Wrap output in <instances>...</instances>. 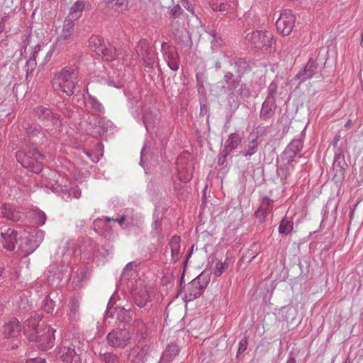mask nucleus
<instances>
[{"label": "nucleus", "instance_id": "13", "mask_svg": "<svg viewBox=\"0 0 363 363\" xmlns=\"http://www.w3.org/2000/svg\"><path fill=\"white\" fill-rule=\"evenodd\" d=\"M203 277V274H201L198 277L197 280L193 281L187 286L186 289V298H188L189 301H192L198 298L203 294L204 288L206 286V284L205 285H201L200 284V280Z\"/></svg>", "mask_w": 363, "mask_h": 363}, {"label": "nucleus", "instance_id": "1", "mask_svg": "<svg viewBox=\"0 0 363 363\" xmlns=\"http://www.w3.org/2000/svg\"><path fill=\"white\" fill-rule=\"evenodd\" d=\"M41 316L35 315L27 319L24 325V333L29 341L36 342L43 350H47L54 346L55 330L49 325L40 324Z\"/></svg>", "mask_w": 363, "mask_h": 363}, {"label": "nucleus", "instance_id": "30", "mask_svg": "<svg viewBox=\"0 0 363 363\" xmlns=\"http://www.w3.org/2000/svg\"><path fill=\"white\" fill-rule=\"evenodd\" d=\"M180 238L179 236H173L169 242L171 249L172 258L174 262L178 260L180 256Z\"/></svg>", "mask_w": 363, "mask_h": 363}, {"label": "nucleus", "instance_id": "44", "mask_svg": "<svg viewBox=\"0 0 363 363\" xmlns=\"http://www.w3.org/2000/svg\"><path fill=\"white\" fill-rule=\"evenodd\" d=\"M32 162H37V160H18V162L21 164V165L23 168L27 169L28 171H30Z\"/></svg>", "mask_w": 363, "mask_h": 363}, {"label": "nucleus", "instance_id": "31", "mask_svg": "<svg viewBox=\"0 0 363 363\" xmlns=\"http://www.w3.org/2000/svg\"><path fill=\"white\" fill-rule=\"evenodd\" d=\"M86 100L92 111L100 113L104 112L105 108L103 104L98 100L96 97L90 94L89 92H87Z\"/></svg>", "mask_w": 363, "mask_h": 363}, {"label": "nucleus", "instance_id": "38", "mask_svg": "<svg viewBox=\"0 0 363 363\" xmlns=\"http://www.w3.org/2000/svg\"><path fill=\"white\" fill-rule=\"evenodd\" d=\"M26 133L30 138L37 137L40 133V126L35 124H28L25 127Z\"/></svg>", "mask_w": 363, "mask_h": 363}, {"label": "nucleus", "instance_id": "61", "mask_svg": "<svg viewBox=\"0 0 363 363\" xmlns=\"http://www.w3.org/2000/svg\"><path fill=\"white\" fill-rule=\"evenodd\" d=\"M107 220H111L112 219L111 218H106Z\"/></svg>", "mask_w": 363, "mask_h": 363}, {"label": "nucleus", "instance_id": "56", "mask_svg": "<svg viewBox=\"0 0 363 363\" xmlns=\"http://www.w3.org/2000/svg\"><path fill=\"white\" fill-rule=\"evenodd\" d=\"M131 266H132V263H129V264H128L126 265V267H125L124 270H125H125H128V268H129L130 267H131Z\"/></svg>", "mask_w": 363, "mask_h": 363}, {"label": "nucleus", "instance_id": "20", "mask_svg": "<svg viewBox=\"0 0 363 363\" xmlns=\"http://www.w3.org/2000/svg\"><path fill=\"white\" fill-rule=\"evenodd\" d=\"M228 64L234 67L236 72L238 74L239 78L247 71L248 68L247 62L245 58L242 57H229Z\"/></svg>", "mask_w": 363, "mask_h": 363}, {"label": "nucleus", "instance_id": "46", "mask_svg": "<svg viewBox=\"0 0 363 363\" xmlns=\"http://www.w3.org/2000/svg\"><path fill=\"white\" fill-rule=\"evenodd\" d=\"M26 363H45V360L43 358H32L26 361Z\"/></svg>", "mask_w": 363, "mask_h": 363}, {"label": "nucleus", "instance_id": "29", "mask_svg": "<svg viewBox=\"0 0 363 363\" xmlns=\"http://www.w3.org/2000/svg\"><path fill=\"white\" fill-rule=\"evenodd\" d=\"M233 74L232 72H227L224 77L223 81L218 82L216 84L213 86V91L216 92L218 95L225 91V84H229L231 81L233 79Z\"/></svg>", "mask_w": 363, "mask_h": 363}, {"label": "nucleus", "instance_id": "53", "mask_svg": "<svg viewBox=\"0 0 363 363\" xmlns=\"http://www.w3.org/2000/svg\"><path fill=\"white\" fill-rule=\"evenodd\" d=\"M35 63V59H32L30 58L28 62V65H34Z\"/></svg>", "mask_w": 363, "mask_h": 363}, {"label": "nucleus", "instance_id": "23", "mask_svg": "<svg viewBox=\"0 0 363 363\" xmlns=\"http://www.w3.org/2000/svg\"><path fill=\"white\" fill-rule=\"evenodd\" d=\"M240 79L239 77L233 79L231 82L225 87V90H228L230 95L238 97L243 94L244 85L240 84Z\"/></svg>", "mask_w": 363, "mask_h": 363}, {"label": "nucleus", "instance_id": "6", "mask_svg": "<svg viewBox=\"0 0 363 363\" xmlns=\"http://www.w3.org/2000/svg\"><path fill=\"white\" fill-rule=\"evenodd\" d=\"M88 123L93 128V133L99 136L104 135L108 132L112 133L113 130L112 123L99 115L89 116Z\"/></svg>", "mask_w": 363, "mask_h": 363}, {"label": "nucleus", "instance_id": "49", "mask_svg": "<svg viewBox=\"0 0 363 363\" xmlns=\"http://www.w3.org/2000/svg\"><path fill=\"white\" fill-rule=\"evenodd\" d=\"M340 135H336L333 139V145H336L337 144V143L340 141Z\"/></svg>", "mask_w": 363, "mask_h": 363}, {"label": "nucleus", "instance_id": "19", "mask_svg": "<svg viewBox=\"0 0 363 363\" xmlns=\"http://www.w3.org/2000/svg\"><path fill=\"white\" fill-rule=\"evenodd\" d=\"M2 216L11 220L18 221L24 218V214L16 211L11 204H4L1 207Z\"/></svg>", "mask_w": 363, "mask_h": 363}, {"label": "nucleus", "instance_id": "51", "mask_svg": "<svg viewBox=\"0 0 363 363\" xmlns=\"http://www.w3.org/2000/svg\"><path fill=\"white\" fill-rule=\"evenodd\" d=\"M352 125V120L349 119L345 124V128L349 129Z\"/></svg>", "mask_w": 363, "mask_h": 363}, {"label": "nucleus", "instance_id": "9", "mask_svg": "<svg viewBox=\"0 0 363 363\" xmlns=\"http://www.w3.org/2000/svg\"><path fill=\"white\" fill-rule=\"evenodd\" d=\"M74 28V23L65 19L63 23L62 32L57 37L55 46L61 48L62 46L70 43L72 41Z\"/></svg>", "mask_w": 363, "mask_h": 363}, {"label": "nucleus", "instance_id": "39", "mask_svg": "<svg viewBox=\"0 0 363 363\" xmlns=\"http://www.w3.org/2000/svg\"><path fill=\"white\" fill-rule=\"evenodd\" d=\"M268 132L267 126L258 125L254 130V138H257V140H258L259 137L267 135Z\"/></svg>", "mask_w": 363, "mask_h": 363}, {"label": "nucleus", "instance_id": "33", "mask_svg": "<svg viewBox=\"0 0 363 363\" xmlns=\"http://www.w3.org/2000/svg\"><path fill=\"white\" fill-rule=\"evenodd\" d=\"M228 267V265L225 262H223L216 260L215 262H213L211 271L214 276L218 277L227 270Z\"/></svg>", "mask_w": 363, "mask_h": 363}, {"label": "nucleus", "instance_id": "58", "mask_svg": "<svg viewBox=\"0 0 363 363\" xmlns=\"http://www.w3.org/2000/svg\"><path fill=\"white\" fill-rule=\"evenodd\" d=\"M3 268L0 267V277L2 275Z\"/></svg>", "mask_w": 363, "mask_h": 363}, {"label": "nucleus", "instance_id": "32", "mask_svg": "<svg viewBox=\"0 0 363 363\" xmlns=\"http://www.w3.org/2000/svg\"><path fill=\"white\" fill-rule=\"evenodd\" d=\"M16 157L18 159H38L42 157L43 155L35 148H30L27 152L24 151H18L16 153Z\"/></svg>", "mask_w": 363, "mask_h": 363}, {"label": "nucleus", "instance_id": "41", "mask_svg": "<svg viewBox=\"0 0 363 363\" xmlns=\"http://www.w3.org/2000/svg\"><path fill=\"white\" fill-rule=\"evenodd\" d=\"M182 13V9L179 5H176L173 6L170 11L169 15L172 18H178Z\"/></svg>", "mask_w": 363, "mask_h": 363}, {"label": "nucleus", "instance_id": "37", "mask_svg": "<svg viewBox=\"0 0 363 363\" xmlns=\"http://www.w3.org/2000/svg\"><path fill=\"white\" fill-rule=\"evenodd\" d=\"M278 84L274 81L272 82L267 88V96L266 99L276 101Z\"/></svg>", "mask_w": 363, "mask_h": 363}, {"label": "nucleus", "instance_id": "40", "mask_svg": "<svg viewBox=\"0 0 363 363\" xmlns=\"http://www.w3.org/2000/svg\"><path fill=\"white\" fill-rule=\"evenodd\" d=\"M101 359L105 363H118V357L111 353H105L101 356Z\"/></svg>", "mask_w": 363, "mask_h": 363}, {"label": "nucleus", "instance_id": "28", "mask_svg": "<svg viewBox=\"0 0 363 363\" xmlns=\"http://www.w3.org/2000/svg\"><path fill=\"white\" fill-rule=\"evenodd\" d=\"M105 44L106 43H104V39L99 35H92L89 39V48L93 52H95L96 54L100 53L103 51L102 48H104Z\"/></svg>", "mask_w": 363, "mask_h": 363}, {"label": "nucleus", "instance_id": "55", "mask_svg": "<svg viewBox=\"0 0 363 363\" xmlns=\"http://www.w3.org/2000/svg\"><path fill=\"white\" fill-rule=\"evenodd\" d=\"M40 218L42 220V223L43 224L45 223V215L43 214Z\"/></svg>", "mask_w": 363, "mask_h": 363}, {"label": "nucleus", "instance_id": "48", "mask_svg": "<svg viewBox=\"0 0 363 363\" xmlns=\"http://www.w3.org/2000/svg\"><path fill=\"white\" fill-rule=\"evenodd\" d=\"M146 146H144L141 150V157H140V159H143V157H147V155L146 154Z\"/></svg>", "mask_w": 363, "mask_h": 363}, {"label": "nucleus", "instance_id": "36", "mask_svg": "<svg viewBox=\"0 0 363 363\" xmlns=\"http://www.w3.org/2000/svg\"><path fill=\"white\" fill-rule=\"evenodd\" d=\"M293 230V223L286 219H283L281 221L280 225L279 227V232L281 234L287 235L290 233Z\"/></svg>", "mask_w": 363, "mask_h": 363}, {"label": "nucleus", "instance_id": "3", "mask_svg": "<svg viewBox=\"0 0 363 363\" xmlns=\"http://www.w3.org/2000/svg\"><path fill=\"white\" fill-rule=\"evenodd\" d=\"M80 340L74 338L72 341L65 340L58 348L57 356L64 363H81Z\"/></svg>", "mask_w": 363, "mask_h": 363}, {"label": "nucleus", "instance_id": "35", "mask_svg": "<svg viewBox=\"0 0 363 363\" xmlns=\"http://www.w3.org/2000/svg\"><path fill=\"white\" fill-rule=\"evenodd\" d=\"M106 3L112 8L127 9L128 0H106Z\"/></svg>", "mask_w": 363, "mask_h": 363}, {"label": "nucleus", "instance_id": "60", "mask_svg": "<svg viewBox=\"0 0 363 363\" xmlns=\"http://www.w3.org/2000/svg\"><path fill=\"white\" fill-rule=\"evenodd\" d=\"M41 234H42V232H40V231L36 232V235H40Z\"/></svg>", "mask_w": 363, "mask_h": 363}, {"label": "nucleus", "instance_id": "14", "mask_svg": "<svg viewBox=\"0 0 363 363\" xmlns=\"http://www.w3.org/2000/svg\"><path fill=\"white\" fill-rule=\"evenodd\" d=\"M21 327L20 323L16 319H12L6 323L3 327V335L5 338H16L20 335Z\"/></svg>", "mask_w": 363, "mask_h": 363}, {"label": "nucleus", "instance_id": "15", "mask_svg": "<svg viewBox=\"0 0 363 363\" xmlns=\"http://www.w3.org/2000/svg\"><path fill=\"white\" fill-rule=\"evenodd\" d=\"M89 6V3L83 0L75 1L70 8L68 16L65 18L74 23L82 16L83 11Z\"/></svg>", "mask_w": 363, "mask_h": 363}, {"label": "nucleus", "instance_id": "16", "mask_svg": "<svg viewBox=\"0 0 363 363\" xmlns=\"http://www.w3.org/2000/svg\"><path fill=\"white\" fill-rule=\"evenodd\" d=\"M157 120V111L155 108L143 110V121L147 132H151L154 129Z\"/></svg>", "mask_w": 363, "mask_h": 363}, {"label": "nucleus", "instance_id": "27", "mask_svg": "<svg viewBox=\"0 0 363 363\" xmlns=\"http://www.w3.org/2000/svg\"><path fill=\"white\" fill-rule=\"evenodd\" d=\"M102 50L103 51L97 55H101L106 61H113L118 56L116 48L110 44H105Z\"/></svg>", "mask_w": 363, "mask_h": 363}, {"label": "nucleus", "instance_id": "47", "mask_svg": "<svg viewBox=\"0 0 363 363\" xmlns=\"http://www.w3.org/2000/svg\"><path fill=\"white\" fill-rule=\"evenodd\" d=\"M8 18L9 16L7 15H4V16L1 17L0 20V31H1L4 28V23L8 20Z\"/></svg>", "mask_w": 363, "mask_h": 363}, {"label": "nucleus", "instance_id": "63", "mask_svg": "<svg viewBox=\"0 0 363 363\" xmlns=\"http://www.w3.org/2000/svg\"><path fill=\"white\" fill-rule=\"evenodd\" d=\"M36 53H37V51L35 50V53H33V57H35V55Z\"/></svg>", "mask_w": 363, "mask_h": 363}, {"label": "nucleus", "instance_id": "50", "mask_svg": "<svg viewBox=\"0 0 363 363\" xmlns=\"http://www.w3.org/2000/svg\"><path fill=\"white\" fill-rule=\"evenodd\" d=\"M108 85L110 86H114L117 88H119L121 86V83H118L117 84H114L112 80H109L108 82Z\"/></svg>", "mask_w": 363, "mask_h": 363}, {"label": "nucleus", "instance_id": "42", "mask_svg": "<svg viewBox=\"0 0 363 363\" xmlns=\"http://www.w3.org/2000/svg\"><path fill=\"white\" fill-rule=\"evenodd\" d=\"M42 168H43L42 164L38 160H37V162H32L30 172L37 174V173H39L42 170Z\"/></svg>", "mask_w": 363, "mask_h": 363}, {"label": "nucleus", "instance_id": "22", "mask_svg": "<svg viewBox=\"0 0 363 363\" xmlns=\"http://www.w3.org/2000/svg\"><path fill=\"white\" fill-rule=\"evenodd\" d=\"M235 4V0H211L209 5L216 11L225 12Z\"/></svg>", "mask_w": 363, "mask_h": 363}, {"label": "nucleus", "instance_id": "59", "mask_svg": "<svg viewBox=\"0 0 363 363\" xmlns=\"http://www.w3.org/2000/svg\"><path fill=\"white\" fill-rule=\"evenodd\" d=\"M140 165H141V166H143V165H144V160H141V162H140Z\"/></svg>", "mask_w": 363, "mask_h": 363}, {"label": "nucleus", "instance_id": "18", "mask_svg": "<svg viewBox=\"0 0 363 363\" xmlns=\"http://www.w3.org/2000/svg\"><path fill=\"white\" fill-rule=\"evenodd\" d=\"M303 147V140L300 138H294L286 147L284 152L285 159H294Z\"/></svg>", "mask_w": 363, "mask_h": 363}, {"label": "nucleus", "instance_id": "10", "mask_svg": "<svg viewBox=\"0 0 363 363\" xmlns=\"http://www.w3.org/2000/svg\"><path fill=\"white\" fill-rule=\"evenodd\" d=\"M107 339L109 344L115 347H125L130 340V333L125 330H120L108 333Z\"/></svg>", "mask_w": 363, "mask_h": 363}, {"label": "nucleus", "instance_id": "24", "mask_svg": "<svg viewBox=\"0 0 363 363\" xmlns=\"http://www.w3.org/2000/svg\"><path fill=\"white\" fill-rule=\"evenodd\" d=\"M241 143V137L238 133H232L229 135L225 142L224 157H227L228 154L232 150L236 149Z\"/></svg>", "mask_w": 363, "mask_h": 363}, {"label": "nucleus", "instance_id": "4", "mask_svg": "<svg viewBox=\"0 0 363 363\" xmlns=\"http://www.w3.org/2000/svg\"><path fill=\"white\" fill-rule=\"evenodd\" d=\"M273 35L268 31L255 30L245 36V42L248 45L255 48H268L272 46Z\"/></svg>", "mask_w": 363, "mask_h": 363}, {"label": "nucleus", "instance_id": "52", "mask_svg": "<svg viewBox=\"0 0 363 363\" xmlns=\"http://www.w3.org/2000/svg\"><path fill=\"white\" fill-rule=\"evenodd\" d=\"M117 221L118 222V223L122 225L123 223H124L125 221V216H123L120 219L117 220Z\"/></svg>", "mask_w": 363, "mask_h": 363}, {"label": "nucleus", "instance_id": "57", "mask_svg": "<svg viewBox=\"0 0 363 363\" xmlns=\"http://www.w3.org/2000/svg\"><path fill=\"white\" fill-rule=\"evenodd\" d=\"M216 67L217 68H220V62H217L216 63Z\"/></svg>", "mask_w": 363, "mask_h": 363}, {"label": "nucleus", "instance_id": "12", "mask_svg": "<svg viewBox=\"0 0 363 363\" xmlns=\"http://www.w3.org/2000/svg\"><path fill=\"white\" fill-rule=\"evenodd\" d=\"M17 232L11 228H5L1 230L0 242L4 248L12 251L16 243Z\"/></svg>", "mask_w": 363, "mask_h": 363}, {"label": "nucleus", "instance_id": "54", "mask_svg": "<svg viewBox=\"0 0 363 363\" xmlns=\"http://www.w3.org/2000/svg\"><path fill=\"white\" fill-rule=\"evenodd\" d=\"M186 9L189 11L191 13H194L193 7L191 6L188 5L186 6Z\"/></svg>", "mask_w": 363, "mask_h": 363}, {"label": "nucleus", "instance_id": "62", "mask_svg": "<svg viewBox=\"0 0 363 363\" xmlns=\"http://www.w3.org/2000/svg\"><path fill=\"white\" fill-rule=\"evenodd\" d=\"M37 48L38 49V50H40L39 46H36V47H35V50H36Z\"/></svg>", "mask_w": 363, "mask_h": 363}, {"label": "nucleus", "instance_id": "26", "mask_svg": "<svg viewBox=\"0 0 363 363\" xmlns=\"http://www.w3.org/2000/svg\"><path fill=\"white\" fill-rule=\"evenodd\" d=\"M259 144V142L257 140V138H254V134H250L248 145L245 149L241 152L242 156L251 157L257 150Z\"/></svg>", "mask_w": 363, "mask_h": 363}, {"label": "nucleus", "instance_id": "7", "mask_svg": "<svg viewBox=\"0 0 363 363\" xmlns=\"http://www.w3.org/2000/svg\"><path fill=\"white\" fill-rule=\"evenodd\" d=\"M320 62L318 59L310 58L306 65L296 74L295 79H299L301 82L311 79L320 72Z\"/></svg>", "mask_w": 363, "mask_h": 363}, {"label": "nucleus", "instance_id": "5", "mask_svg": "<svg viewBox=\"0 0 363 363\" xmlns=\"http://www.w3.org/2000/svg\"><path fill=\"white\" fill-rule=\"evenodd\" d=\"M296 17L291 10H283L276 21L277 31L283 35H289L295 26Z\"/></svg>", "mask_w": 363, "mask_h": 363}, {"label": "nucleus", "instance_id": "8", "mask_svg": "<svg viewBox=\"0 0 363 363\" xmlns=\"http://www.w3.org/2000/svg\"><path fill=\"white\" fill-rule=\"evenodd\" d=\"M162 52L168 67L173 71H177L179 65V57L175 48L167 43L162 44Z\"/></svg>", "mask_w": 363, "mask_h": 363}, {"label": "nucleus", "instance_id": "17", "mask_svg": "<svg viewBox=\"0 0 363 363\" xmlns=\"http://www.w3.org/2000/svg\"><path fill=\"white\" fill-rule=\"evenodd\" d=\"M277 109L276 101L265 99L262 104L259 117L262 120L267 121L272 118Z\"/></svg>", "mask_w": 363, "mask_h": 363}, {"label": "nucleus", "instance_id": "45", "mask_svg": "<svg viewBox=\"0 0 363 363\" xmlns=\"http://www.w3.org/2000/svg\"><path fill=\"white\" fill-rule=\"evenodd\" d=\"M247 342L246 340H241L239 342L238 353L243 352L247 349Z\"/></svg>", "mask_w": 363, "mask_h": 363}, {"label": "nucleus", "instance_id": "25", "mask_svg": "<svg viewBox=\"0 0 363 363\" xmlns=\"http://www.w3.org/2000/svg\"><path fill=\"white\" fill-rule=\"evenodd\" d=\"M35 113L40 119L44 121H51L52 123H55L58 120L57 116L47 108L38 106L35 109Z\"/></svg>", "mask_w": 363, "mask_h": 363}, {"label": "nucleus", "instance_id": "11", "mask_svg": "<svg viewBox=\"0 0 363 363\" xmlns=\"http://www.w3.org/2000/svg\"><path fill=\"white\" fill-rule=\"evenodd\" d=\"M152 293L151 287L146 285L136 288L133 294L135 303L140 308L145 306L152 300Z\"/></svg>", "mask_w": 363, "mask_h": 363}, {"label": "nucleus", "instance_id": "21", "mask_svg": "<svg viewBox=\"0 0 363 363\" xmlns=\"http://www.w3.org/2000/svg\"><path fill=\"white\" fill-rule=\"evenodd\" d=\"M272 209V201L269 198L264 197L262 199L259 209L256 211V217L260 222H264L265 218L271 212Z\"/></svg>", "mask_w": 363, "mask_h": 363}, {"label": "nucleus", "instance_id": "2", "mask_svg": "<svg viewBox=\"0 0 363 363\" xmlns=\"http://www.w3.org/2000/svg\"><path fill=\"white\" fill-rule=\"evenodd\" d=\"M78 84V73L70 67H65L56 73L52 80V85L55 91H61L67 96L74 93Z\"/></svg>", "mask_w": 363, "mask_h": 363}, {"label": "nucleus", "instance_id": "43", "mask_svg": "<svg viewBox=\"0 0 363 363\" xmlns=\"http://www.w3.org/2000/svg\"><path fill=\"white\" fill-rule=\"evenodd\" d=\"M169 352H173V355H176L177 353H178V348L176 345H169L165 352L163 353V355H162V358L163 359H165L169 354L168 353Z\"/></svg>", "mask_w": 363, "mask_h": 363}, {"label": "nucleus", "instance_id": "34", "mask_svg": "<svg viewBox=\"0 0 363 363\" xmlns=\"http://www.w3.org/2000/svg\"><path fill=\"white\" fill-rule=\"evenodd\" d=\"M86 155L88 157H94L96 159H100L104 156V145L101 143H98L91 151H87Z\"/></svg>", "mask_w": 363, "mask_h": 363}]
</instances>
